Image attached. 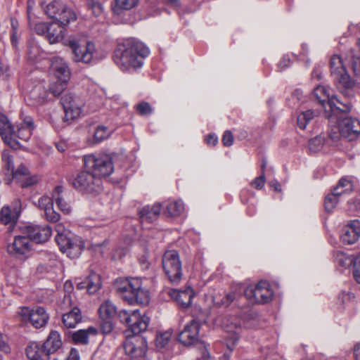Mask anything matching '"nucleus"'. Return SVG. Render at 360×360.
I'll list each match as a JSON object with an SVG mask.
<instances>
[{"instance_id":"nucleus-1","label":"nucleus","mask_w":360,"mask_h":360,"mask_svg":"<svg viewBox=\"0 0 360 360\" xmlns=\"http://www.w3.org/2000/svg\"><path fill=\"white\" fill-rule=\"evenodd\" d=\"M150 54L149 49L136 38H127L118 44L113 60L122 72L141 68Z\"/></svg>"},{"instance_id":"nucleus-2","label":"nucleus","mask_w":360,"mask_h":360,"mask_svg":"<svg viewBox=\"0 0 360 360\" xmlns=\"http://www.w3.org/2000/svg\"><path fill=\"white\" fill-rule=\"evenodd\" d=\"M115 287L119 295L130 304L149 303V292L142 287V281L139 278H119L115 281Z\"/></svg>"},{"instance_id":"nucleus-3","label":"nucleus","mask_w":360,"mask_h":360,"mask_svg":"<svg viewBox=\"0 0 360 360\" xmlns=\"http://www.w3.org/2000/svg\"><path fill=\"white\" fill-rule=\"evenodd\" d=\"M67 45L70 48L72 59L76 63L94 65L106 57L105 53L92 41L81 43L72 39L68 40Z\"/></svg>"},{"instance_id":"nucleus-4","label":"nucleus","mask_w":360,"mask_h":360,"mask_svg":"<svg viewBox=\"0 0 360 360\" xmlns=\"http://www.w3.org/2000/svg\"><path fill=\"white\" fill-rule=\"evenodd\" d=\"M329 89L319 85L314 89V95L325 110V116L328 119L338 117L342 112H349L352 110L350 102L342 101L335 95H331Z\"/></svg>"},{"instance_id":"nucleus-5","label":"nucleus","mask_w":360,"mask_h":360,"mask_svg":"<svg viewBox=\"0 0 360 360\" xmlns=\"http://www.w3.org/2000/svg\"><path fill=\"white\" fill-rule=\"evenodd\" d=\"M83 160L85 168L100 179L110 175L114 170L112 159L108 155L88 154Z\"/></svg>"},{"instance_id":"nucleus-6","label":"nucleus","mask_w":360,"mask_h":360,"mask_svg":"<svg viewBox=\"0 0 360 360\" xmlns=\"http://www.w3.org/2000/svg\"><path fill=\"white\" fill-rule=\"evenodd\" d=\"M331 76L338 87L346 90L351 89L355 85V82L347 74L345 64L339 55H333L330 60Z\"/></svg>"},{"instance_id":"nucleus-7","label":"nucleus","mask_w":360,"mask_h":360,"mask_svg":"<svg viewBox=\"0 0 360 360\" xmlns=\"http://www.w3.org/2000/svg\"><path fill=\"white\" fill-rule=\"evenodd\" d=\"M162 268L169 281L178 284L182 277L181 262L176 250H167L162 256Z\"/></svg>"},{"instance_id":"nucleus-8","label":"nucleus","mask_w":360,"mask_h":360,"mask_svg":"<svg viewBox=\"0 0 360 360\" xmlns=\"http://www.w3.org/2000/svg\"><path fill=\"white\" fill-rule=\"evenodd\" d=\"M347 113L342 112L338 117L328 120L331 122L338 124V129L341 136L349 141H353L360 135V121L350 117H343Z\"/></svg>"},{"instance_id":"nucleus-9","label":"nucleus","mask_w":360,"mask_h":360,"mask_svg":"<svg viewBox=\"0 0 360 360\" xmlns=\"http://www.w3.org/2000/svg\"><path fill=\"white\" fill-rule=\"evenodd\" d=\"M244 295L252 302L266 304L272 300L274 291L269 282L260 281L256 285L248 286Z\"/></svg>"},{"instance_id":"nucleus-10","label":"nucleus","mask_w":360,"mask_h":360,"mask_svg":"<svg viewBox=\"0 0 360 360\" xmlns=\"http://www.w3.org/2000/svg\"><path fill=\"white\" fill-rule=\"evenodd\" d=\"M55 240L60 251L70 258H77L84 248V243L81 238L71 236L70 233L56 235Z\"/></svg>"},{"instance_id":"nucleus-11","label":"nucleus","mask_w":360,"mask_h":360,"mask_svg":"<svg viewBox=\"0 0 360 360\" xmlns=\"http://www.w3.org/2000/svg\"><path fill=\"white\" fill-rule=\"evenodd\" d=\"M72 185L82 192L98 193L101 190V179L89 170L83 171L75 176Z\"/></svg>"},{"instance_id":"nucleus-12","label":"nucleus","mask_w":360,"mask_h":360,"mask_svg":"<svg viewBox=\"0 0 360 360\" xmlns=\"http://www.w3.org/2000/svg\"><path fill=\"white\" fill-rule=\"evenodd\" d=\"M123 347L125 354L130 356V360H150L146 357L147 342L143 337H127Z\"/></svg>"},{"instance_id":"nucleus-13","label":"nucleus","mask_w":360,"mask_h":360,"mask_svg":"<svg viewBox=\"0 0 360 360\" xmlns=\"http://www.w3.org/2000/svg\"><path fill=\"white\" fill-rule=\"evenodd\" d=\"M61 103L65 111L64 119L66 122H71L79 118L84 106V101L71 93H65L61 98Z\"/></svg>"},{"instance_id":"nucleus-14","label":"nucleus","mask_w":360,"mask_h":360,"mask_svg":"<svg viewBox=\"0 0 360 360\" xmlns=\"http://www.w3.org/2000/svg\"><path fill=\"white\" fill-rule=\"evenodd\" d=\"M353 190V184L347 178H342L338 184L333 189L330 193H328L324 201V207L327 212H333L338 205L340 198L349 193Z\"/></svg>"},{"instance_id":"nucleus-15","label":"nucleus","mask_w":360,"mask_h":360,"mask_svg":"<svg viewBox=\"0 0 360 360\" xmlns=\"http://www.w3.org/2000/svg\"><path fill=\"white\" fill-rule=\"evenodd\" d=\"M18 313L23 321H29L36 328L45 326L49 321V315L41 307L33 309L22 307L20 308Z\"/></svg>"},{"instance_id":"nucleus-16","label":"nucleus","mask_w":360,"mask_h":360,"mask_svg":"<svg viewBox=\"0 0 360 360\" xmlns=\"http://www.w3.org/2000/svg\"><path fill=\"white\" fill-rule=\"evenodd\" d=\"M32 250V243L26 234L16 235L13 242L6 245V251L8 255L20 258L26 257Z\"/></svg>"},{"instance_id":"nucleus-17","label":"nucleus","mask_w":360,"mask_h":360,"mask_svg":"<svg viewBox=\"0 0 360 360\" xmlns=\"http://www.w3.org/2000/svg\"><path fill=\"white\" fill-rule=\"evenodd\" d=\"M20 232L26 234L30 241L43 243L49 240L51 234V228L48 225L29 224L20 227Z\"/></svg>"},{"instance_id":"nucleus-18","label":"nucleus","mask_w":360,"mask_h":360,"mask_svg":"<svg viewBox=\"0 0 360 360\" xmlns=\"http://www.w3.org/2000/svg\"><path fill=\"white\" fill-rule=\"evenodd\" d=\"M200 324L196 320H192L187 323L184 329L178 335L179 341L186 346L196 343L199 340Z\"/></svg>"},{"instance_id":"nucleus-19","label":"nucleus","mask_w":360,"mask_h":360,"mask_svg":"<svg viewBox=\"0 0 360 360\" xmlns=\"http://www.w3.org/2000/svg\"><path fill=\"white\" fill-rule=\"evenodd\" d=\"M49 71L56 79L69 81L70 79L71 72L69 65L61 57L53 56L51 58Z\"/></svg>"},{"instance_id":"nucleus-20","label":"nucleus","mask_w":360,"mask_h":360,"mask_svg":"<svg viewBox=\"0 0 360 360\" xmlns=\"http://www.w3.org/2000/svg\"><path fill=\"white\" fill-rule=\"evenodd\" d=\"M20 118L21 122L16 124L17 137L24 141H27L36 126L32 117L25 114L23 111L20 112Z\"/></svg>"},{"instance_id":"nucleus-21","label":"nucleus","mask_w":360,"mask_h":360,"mask_svg":"<svg viewBox=\"0 0 360 360\" xmlns=\"http://www.w3.org/2000/svg\"><path fill=\"white\" fill-rule=\"evenodd\" d=\"M54 198L53 195H43L40 197L35 205L44 212V215L47 221L50 222H57L59 221L60 216L53 209Z\"/></svg>"},{"instance_id":"nucleus-22","label":"nucleus","mask_w":360,"mask_h":360,"mask_svg":"<svg viewBox=\"0 0 360 360\" xmlns=\"http://www.w3.org/2000/svg\"><path fill=\"white\" fill-rule=\"evenodd\" d=\"M360 237V221L352 220L346 224L340 234V240L344 244H354Z\"/></svg>"},{"instance_id":"nucleus-23","label":"nucleus","mask_w":360,"mask_h":360,"mask_svg":"<svg viewBox=\"0 0 360 360\" xmlns=\"http://www.w3.org/2000/svg\"><path fill=\"white\" fill-rule=\"evenodd\" d=\"M15 179L22 188H28L37 184L40 177L38 175H30L28 169L23 165H20L13 172Z\"/></svg>"},{"instance_id":"nucleus-24","label":"nucleus","mask_w":360,"mask_h":360,"mask_svg":"<svg viewBox=\"0 0 360 360\" xmlns=\"http://www.w3.org/2000/svg\"><path fill=\"white\" fill-rule=\"evenodd\" d=\"M150 318L146 314L141 315L139 310L132 311V319L128 326V330L133 333L134 336H139L138 335L145 331L149 324Z\"/></svg>"},{"instance_id":"nucleus-25","label":"nucleus","mask_w":360,"mask_h":360,"mask_svg":"<svg viewBox=\"0 0 360 360\" xmlns=\"http://www.w3.org/2000/svg\"><path fill=\"white\" fill-rule=\"evenodd\" d=\"M11 124L8 117L0 112V135L6 143L13 146L12 142L17 137V129Z\"/></svg>"},{"instance_id":"nucleus-26","label":"nucleus","mask_w":360,"mask_h":360,"mask_svg":"<svg viewBox=\"0 0 360 360\" xmlns=\"http://www.w3.org/2000/svg\"><path fill=\"white\" fill-rule=\"evenodd\" d=\"M169 294L183 308H188L191 306L194 296V292L191 287H187L183 290L173 289L169 292Z\"/></svg>"},{"instance_id":"nucleus-27","label":"nucleus","mask_w":360,"mask_h":360,"mask_svg":"<svg viewBox=\"0 0 360 360\" xmlns=\"http://www.w3.org/2000/svg\"><path fill=\"white\" fill-rule=\"evenodd\" d=\"M26 355L30 360H49L43 344L37 342H30L25 349Z\"/></svg>"},{"instance_id":"nucleus-28","label":"nucleus","mask_w":360,"mask_h":360,"mask_svg":"<svg viewBox=\"0 0 360 360\" xmlns=\"http://www.w3.org/2000/svg\"><path fill=\"white\" fill-rule=\"evenodd\" d=\"M160 211V205L154 204L143 207L139 211V214L142 223H152L158 218Z\"/></svg>"},{"instance_id":"nucleus-29","label":"nucleus","mask_w":360,"mask_h":360,"mask_svg":"<svg viewBox=\"0 0 360 360\" xmlns=\"http://www.w3.org/2000/svg\"><path fill=\"white\" fill-rule=\"evenodd\" d=\"M27 96L32 100L30 105H40L46 100L48 91L43 83H38L30 90Z\"/></svg>"},{"instance_id":"nucleus-30","label":"nucleus","mask_w":360,"mask_h":360,"mask_svg":"<svg viewBox=\"0 0 360 360\" xmlns=\"http://www.w3.org/2000/svg\"><path fill=\"white\" fill-rule=\"evenodd\" d=\"M62 345L60 335L56 330L51 331L46 340L43 344L49 356L58 351L62 347Z\"/></svg>"},{"instance_id":"nucleus-31","label":"nucleus","mask_w":360,"mask_h":360,"mask_svg":"<svg viewBox=\"0 0 360 360\" xmlns=\"http://www.w3.org/2000/svg\"><path fill=\"white\" fill-rule=\"evenodd\" d=\"M81 320V311L77 307H73L70 311L64 314L62 317L64 326L68 328H75Z\"/></svg>"},{"instance_id":"nucleus-32","label":"nucleus","mask_w":360,"mask_h":360,"mask_svg":"<svg viewBox=\"0 0 360 360\" xmlns=\"http://www.w3.org/2000/svg\"><path fill=\"white\" fill-rule=\"evenodd\" d=\"M19 215L11 210V207L8 205H4L0 211V221L5 225L10 224L11 226H14L18 219Z\"/></svg>"},{"instance_id":"nucleus-33","label":"nucleus","mask_w":360,"mask_h":360,"mask_svg":"<svg viewBox=\"0 0 360 360\" xmlns=\"http://www.w3.org/2000/svg\"><path fill=\"white\" fill-rule=\"evenodd\" d=\"M98 330L96 328L90 326L86 329L78 330L75 332L72 335V339L75 342L79 344H87L89 341V337L90 335H96Z\"/></svg>"},{"instance_id":"nucleus-34","label":"nucleus","mask_w":360,"mask_h":360,"mask_svg":"<svg viewBox=\"0 0 360 360\" xmlns=\"http://www.w3.org/2000/svg\"><path fill=\"white\" fill-rule=\"evenodd\" d=\"M184 210V204L181 200H169L165 205V212L173 217L180 216Z\"/></svg>"},{"instance_id":"nucleus-35","label":"nucleus","mask_w":360,"mask_h":360,"mask_svg":"<svg viewBox=\"0 0 360 360\" xmlns=\"http://www.w3.org/2000/svg\"><path fill=\"white\" fill-rule=\"evenodd\" d=\"M63 188L57 186L52 191V195L58 207L65 214H69L71 211L70 205L65 202L62 196Z\"/></svg>"},{"instance_id":"nucleus-36","label":"nucleus","mask_w":360,"mask_h":360,"mask_svg":"<svg viewBox=\"0 0 360 360\" xmlns=\"http://www.w3.org/2000/svg\"><path fill=\"white\" fill-rule=\"evenodd\" d=\"M65 36V30L60 25H57L56 23H51L46 38L50 44H56L60 41Z\"/></svg>"},{"instance_id":"nucleus-37","label":"nucleus","mask_w":360,"mask_h":360,"mask_svg":"<svg viewBox=\"0 0 360 360\" xmlns=\"http://www.w3.org/2000/svg\"><path fill=\"white\" fill-rule=\"evenodd\" d=\"M41 6L43 8L44 13L50 18L56 20L58 17V14L63 9V5L59 1H53L46 6H44V2H41Z\"/></svg>"},{"instance_id":"nucleus-38","label":"nucleus","mask_w":360,"mask_h":360,"mask_svg":"<svg viewBox=\"0 0 360 360\" xmlns=\"http://www.w3.org/2000/svg\"><path fill=\"white\" fill-rule=\"evenodd\" d=\"M139 3V0H115V4L112 6L113 13L116 15H121L124 11H129L135 8Z\"/></svg>"},{"instance_id":"nucleus-39","label":"nucleus","mask_w":360,"mask_h":360,"mask_svg":"<svg viewBox=\"0 0 360 360\" xmlns=\"http://www.w3.org/2000/svg\"><path fill=\"white\" fill-rule=\"evenodd\" d=\"M76 20L75 13L69 7L64 6L60 13L58 14V17L55 20L59 25L66 26L70 22Z\"/></svg>"},{"instance_id":"nucleus-40","label":"nucleus","mask_w":360,"mask_h":360,"mask_svg":"<svg viewBox=\"0 0 360 360\" xmlns=\"http://www.w3.org/2000/svg\"><path fill=\"white\" fill-rule=\"evenodd\" d=\"M214 324L217 326H221L227 333H230V337H227V338L229 339L230 342H231L233 345L236 343L239 339V335L236 331V330H238L236 324L231 323V325H229L224 323L223 321H221L219 319L214 320Z\"/></svg>"},{"instance_id":"nucleus-41","label":"nucleus","mask_w":360,"mask_h":360,"mask_svg":"<svg viewBox=\"0 0 360 360\" xmlns=\"http://www.w3.org/2000/svg\"><path fill=\"white\" fill-rule=\"evenodd\" d=\"M115 306L110 301L106 300L99 307L98 313L101 319H112L116 314Z\"/></svg>"},{"instance_id":"nucleus-42","label":"nucleus","mask_w":360,"mask_h":360,"mask_svg":"<svg viewBox=\"0 0 360 360\" xmlns=\"http://www.w3.org/2000/svg\"><path fill=\"white\" fill-rule=\"evenodd\" d=\"M335 262L343 268H348L354 264L355 257L348 255L343 252L337 251L333 255Z\"/></svg>"},{"instance_id":"nucleus-43","label":"nucleus","mask_w":360,"mask_h":360,"mask_svg":"<svg viewBox=\"0 0 360 360\" xmlns=\"http://www.w3.org/2000/svg\"><path fill=\"white\" fill-rule=\"evenodd\" d=\"M87 281V292L89 294H94L101 287V276L96 273H91L88 278Z\"/></svg>"},{"instance_id":"nucleus-44","label":"nucleus","mask_w":360,"mask_h":360,"mask_svg":"<svg viewBox=\"0 0 360 360\" xmlns=\"http://www.w3.org/2000/svg\"><path fill=\"white\" fill-rule=\"evenodd\" d=\"M42 53L43 51L41 49L35 40L32 39L29 41L27 51L28 58L31 60L41 58L42 57Z\"/></svg>"},{"instance_id":"nucleus-45","label":"nucleus","mask_w":360,"mask_h":360,"mask_svg":"<svg viewBox=\"0 0 360 360\" xmlns=\"http://www.w3.org/2000/svg\"><path fill=\"white\" fill-rule=\"evenodd\" d=\"M315 112L314 110H308L304 112H302L297 116V125L302 129H304L307 125V124L314 117Z\"/></svg>"},{"instance_id":"nucleus-46","label":"nucleus","mask_w":360,"mask_h":360,"mask_svg":"<svg viewBox=\"0 0 360 360\" xmlns=\"http://www.w3.org/2000/svg\"><path fill=\"white\" fill-rule=\"evenodd\" d=\"M110 131L103 125H99L96 127L94 134L93 143H98L109 137Z\"/></svg>"},{"instance_id":"nucleus-47","label":"nucleus","mask_w":360,"mask_h":360,"mask_svg":"<svg viewBox=\"0 0 360 360\" xmlns=\"http://www.w3.org/2000/svg\"><path fill=\"white\" fill-rule=\"evenodd\" d=\"M68 81H63V79H57L56 82H53L49 86V91L54 96H59L66 89Z\"/></svg>"},{"instance_id":"nucleus-48","label":"nucleus","mask_w":360,"mask_h":360,"mask_svg":"<svg viewBox=\"0 0 360 360\" xmlns=\"http://www.w3.org/2000/svg\"><path fill=\"white\" fill-rule=\"evenodd\" d=\"M172 337L170 330L159 332L156 335L155 343L158 348L165 347L169 342Z\"/></svg>"},{"instance_id":"nucleus-49","label":"nucleus","mask_w":360,"mask_h":360,"mask_svg":"<svg viewBox=\"0 0 360 360\" xmlns=\"http://www.w3.org/2000/svg\"><path fill=\"white\" fill-rule=\"evenodd\" d=\"M236 299V294L235 292H229L226 294L221 300H217L214 297L213 302L214 305L218 307H229Z\"/></svg>"},{"instance_id":"nucleus-50","label":"nucleus","mask_w":360,"mask_h":360,"mask_svg":"<svg viewBox=\"0 0 360 360\" xmlns=\"http://www.w3.org/2000/svg\"><path fill=\"white\" fill-rule=\"evenodd\" d=\"M2 160L5 163V167L8 171H11L12 172V176H13V172H15L14 169V164L13 162V159L11 156L9 155V153L7 150H4L2 153Z\"/></svg>"},{"instance_id":"nucleus-51","label":"nucleus","mask_w":360,"mask_h":360,"mask_svg":"<svg viewBox=\"0 0 360 360\" xmlns=\"http://www.w3.org/2000/svg\"><path fill=\"white\" fill-rule=\"evenodd\" d=\"M136 111L141 115H148L152 113L153 109L148 102H141L136 105Z\"/></svg>"},{"instance_id":"nucleus-52","label":"nucleus","mask_w":360,"mask_h":360,"mask_svg":"<svg viewBox=\"0 0 360 360\" xmlns=\"http://www.w3.org/2000/svg\"><path fill=\"white\" fill-rule=\"evenodd\" d=\"M323 144V139L321 136H316L309 140V147L312 152L319 150Z\"/></svg>"},{"instance_id":"nucleus-53","label":"nucleus","mask_w":360,"mask_h":360,"mask_svg":"<svg viewBox=\"0 0 360 360\" xmlns=\"http://www.w3.org/2000/svg\"><path fill=\"white\" fill-rule=\"evenodd\" d=\"M88 6L92 10L93 13L98 16L103 11L101 4L97 0H87Z\"/></svg>"},{"instance_id":"nucleus-54","label":"nucleus","mask_w":360,"mask_h":360,"mask_svg":"<svg viewBox=\"0 0 360 360\" xmlns=\"http://www.w3.org/2000/svg\"><path fill=\"white\" fill-rule=\"evenodd\" d=\"M118 317L122 323L129 326L132 319V311H127L124 309L120 310L118 312Z\"/></svg>"},{"instance_id":"nucleus-55","label":"nucleus","mask_w":360,"mask_h":360,"mask_svg":"<svg viewBox=\"0 0 360 360\" xmlns=\"http://www.w3.org/2000/svg\"><path fill=\"white\" fill-rule=\"evenodd\" d=\"M51 23L38 22L34 25V30L39 35H47Z\"/></svg>"},{"instance_id":"nucleus-56","label":"nucleus","mask_w":360,"mask_h":360,"mask_svg":"<svg viewBox=\"0 0 360 360\" xmlns=\"http://www.w3.org/2000/svg\"><path fill=\"white\" fill-rule=\"evenodd\" d=\"M265 174L264 172H262V174L256 177L251 183V185L256 189L260 190L262 189L265 184Z\"/></svg>"},{"instance_id":"nucleus-57","label":"nucleus","mask_w":360,"mask_h":360,"mask_svg":"<svg viewBox=\"0 0 360 360\" xmlns=\"http://www.w3.org/2000/svg\"><path fill=\"white\" fill-rule=\"evenodd\" d=\"M354 266V277L356 282L360 283V253L355 257Z\"/></svg>"},{"instance_id":"nucleus-58","label":"nucleus","mask_w":360,"mask_h":360,"mask_svg":"<svg viewBox=\"0 0 360 360\" xmlns=\"http://www.w3.org/2000/svg\"><path fill=\"white\" fill-rule=\"evenodd\" d=\"M101 329L105 334L110 333L113 329V323L112 319H102L101 323Z\"/></svg>"},{"instance_id":"nucleus-59","label":"nucleus","mask_w":360,"mask_h":360,"mask_svg":"<svg viewBox=\"0 0 360 360\" xmlns=\"http://www.w3.org/2000/svg\"><path fill=\"white\" fill-rule=\"evenodd\" d=\"M128 253V250L126 248H119L116 249L112 256L114 260L121 259Z\"/></svg>"},{"instance_id":"nucleus-60","label":"nucleus","mask_w":360,"mask_h":360,"mask_svg":"<svg viewBox=\"0 0 360 360\" xmlns=\"http://www.w3.org/2000/svg\"><path fill=\"white\" fill-rule=\"evenodd\" d=\"M35 5V2L34 0H27V21L30 26H32V11L34 6Z\"/></svg>"},{"instance_id":"nucleus-61","label":"nucleus","mask_w":360,"mask_h":360,"mask_svg":"<svg viewBox=\"0 0 360 360\" xmlns=\"http://www.w3.org/2000/svg\"><path fill=\"white\" fill-rule=\"evenodd\" d=\"M104 104L103 97L102 96H99L96 101H94V103H91L90 101L88 103L89 108L91 111H96L100 107H101Z\"/></svg>"},{"instance_id":"nucleus-62","label":"nucleus","mask_w":360,"mask_h":360,"mask_svg":"<svg viewBox=\"0 0 360 360\" xmlns=\"http://www.w3.org/2000/svg\"><path fill=\"white\" fill-rule=\"evenodd\" d=\"M291 64L290 59L288 56H283L279 63H278V68L279 71H283L288 68Z\"/></svg>"},{"instance_id":"nucleus-63","label":"nucleus","mask_w":360,"mask_h":360,"mask_svg":"<svg viewBox=\"0 0 360 360\" xmlns=\"http://www.w3.org/2000/svg\"><path fill=\"white\" fill-rule=\"evenodd\" d=\"M222 143L225 146H231L233 143V136L230 131H226L222 136Z\"/></svg>"},{"instance_id":"nucleus-64","label":"nucleus","mask_w":360,"mask_h":360,"mask_svg":"<svg viewBox=\"0 0 360 360\" xmlns=\"http://www.w3.org/2000/svg\"><path fill=\"white\" fill-rule=\"evenodd\" d=\"M10 206L11 207V210H13L15 213L19 216L20 215L22 211V203L20 198L14 199Z\"/></svg>"}]
</instances>
